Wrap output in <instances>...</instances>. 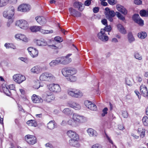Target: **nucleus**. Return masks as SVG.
Returning <instances> with one entry per match:
<instances>
[{
    "mask_svg": "<svg viewBox=\"0 0 148 148\" xmlns=\"http://www.w3.org/2000/svg\"><path fill=\"white\" fill-rule=\"evenodd\" d=\"M11 44L9 43H6L5 44V46L6 47L7 49H9L10 48H12L11 46Z\"/></svg>",
    "mask_w": 148,
    "mask_h": 148,
    "instance_id": "63",
    "label": "nucleus"
},
{
    "mask_svg": "<svg viewBox=\"0 0 148 148\" xmlns=\"http://www.w3.org/2000/svg\"><path fill=\"white\" fill-rule=\"evenodd\" d=\"M138 36L141 39H144L147 37V34L145 32H141L138 34Z\"/></svg>",
    "mask_w": 148,
    "mask_h": 148,
    "instance_id": "31",
    "label": "nucleus"
},
{
    "mask_svg": "<svg viewBox=\"0 0 148 148\" xmlns=\"http://www.w3.org/2000/svg\"><path fill=\"white\" fill-rule=\"evenodd\" d=\"M92 1L90 0H86L84 2V5L86 6H89L91 3V1Z\"/></svg>",
    "mask_w": 148,
    "mask_h": 148,
    "instance_id": "55",
    "label": "nucleus"
},
{
    "mask_svg": "<svg viewBox=\"0 0 148 148\" xmlns=\"http://www.w3.org/2000/svg\"><path fill=\"white\" fill-rule=\"evenodd\" d=\"M35 19L36 21L40 25H43L46 23L47 21L45 18L43 16H39L36 17Z\"/></svg>",
    "mask_w": 148,
    "mask_h": 148,
    "instance_id": "14",
    "label": "nucleus"
},
{
    "mask_svg": "<svg viewBox=\"0 0 148 148\" xmlns=\"http://www.w3.org/2000/svg\"><path fill=\"white\" fill-rule=\"evenodd\" d=\"M115 14L113 11L110 10V11H109V12H108V14H106V15H109L110 16L112 17H114L115 16Z\"/></svg>",
    "mask_w": 148,
    "mask_h": 148,
    "instance_id": "49",
    "label": "nucleus"
},
{
    "mask_svg": "<svg viewBox=\"0 0 148 148\" xmlns=\"http://www.w3.org/2000/svg\"><path fill=\"white\" fill-rule=\"evenodd\" d=\"M56 125L54 121H51L47 124V127L50 130H53L56 127Z\"/></svg>",
    "mask_w": 148,
    "mask_h": 148,
    "instance_id": "25",
    "label": "nucleus"
},
{
    "mask_svg": "<svg viewBox=\"0 0 148 148\" xmlns=\"http://www.w3.org/2000/svg\"><path fill=\"white\" fill-rule=\"evenodd\" d=\"M9 0H0V8L5 6L8 3Z\"/></svg>",
    "mask_w": 148,
    "mask_h": 148,
    "instance_id": "39",
    "label": "nucleus"
},
{
    "mask_svg": "<svg viewBox=\"0 0 148 148\" xmlns=\"http://www.w3.org/2000/svg\"><path fill=\"white\" fill-rule=\"evenodd\" d=\"M87 132L90 136L96 137L97 135L96 131L90 128L87 130Z\"/></svg>",
    "mask_w": 148,
    "mask_h": 148,
    "instance_id": "21",
    "label": "nucleus"
},
{
    "mask_svg": "<svg viewBox=\"0 0 148 148\" xmlns=\"http://www.w3.org/2000/svg\"><path fill=\"white\" fill-rule=\"evenodd\" d=\"M54 39L56 41L59 42L62 41L63 40L59 36H56L54 38Z\"/></svg>",
    "mask_w": 148,
    "mask_h": 148,
    "instance_id": "56",
    "label": "nucleus"
},
{
    "mask_svg": "<svg viewBox=\"0 0 148 148\" xmlns=\"http://www.w3.org/2000/svg\"><path fill=\"white\" fill-rule=\"evenodd\" d=\"M92 148H102V147L101 145L97 144L93 145Z\"/></svg>",
    "mask_w": 148,
    "mask_h": 148,
    "instance_id": "58",
    "label": "nucleus"
},
{
    "mask_svg": "<svg viewBox=\"0 0 148 148\" xmlns=\"http://www.w3.org/2000/svg\"><path fill=\"white\" fill-rule=\"evenodd\" d=\"M45 145L46 147H49L50 148H53V147L52 144L49 143H46Z\"/></svg>",
    "mask_w": 148,
    "mask_h": 148,
    "instance_id": "64",
    "label": "nucleus"
},
{
    "mask_svg": "<svg viewBox=\"0 0 148 148\" xmlns=\"http://www.w3.org/2000/svg\"><path fill=\"white\" fill-rule=\"evenodd\" d=\"M98 38L102 41H107L108 40V37L105 33L104 30L103 29H101L100 32L98 34Z\"/></svg>",
    "mask_w": 148,
    "mask_h": 148,
    "instance_id": "9",
    "label": "nucleus"
},
{
    "mask_svg": "<svg viewBox=\"0 0 148 148\" xmlns=\"http://www.w3.org/2000/svg\"><path fill=\"white\" fill-rule=\"evenodd\" d=\"M134 56L136 59L139 60H140L142 59V56L137 52H136L134 53Z\"/></svg>",
    "mask_w": 148,
    "mask_h": 148,
    "instance_id": "38",
    "label": "nucleus"
},
{
    "mask_svg": "<svg viewBox=\"0 0 148 148\" xmlns=\"http://www.w3.org/2000/svg\"><path fill=\"white\" fill-rule=\"evenodd\" d=\"M140 90L141 94L144 96L146 97L147 95L148 91L147 87L144 85H142L140 87Z\"/></svg>",
    "mask_w": 148,
    "mask_h": 148,
    "instance_id": "20",
    "label": "nucleus"
},
{
    "mask_svg": "<svg viewBox=\"0 0 148 148\" xmlns=\"http://www.w3.org/2000/svg\"><path fill=\"white\" fill-rule=\"evenodd\" d=\"M122 116L123 117L127 118L128 117V113L126 111H124L122 112Z\"/></svg>",
    "mask_w": 148,
    "mask_h": 148,
    "instance_id": "61",
    "label": "nucleus"
},
{
    "mask_svg": "<svg viewBox=\"0 0 148 148\" xmlns=\"http://www.w3.org/2000/svg\"><path fill=\"white\" fill-rule=\"evenodd\" d=\"M143 122L145 126L148 125V117L147 116L144 117L142 119Z\"/></svg>",
    "mask_w": 148,
    "mask_h": 148,
    "instance_id": "41",
    "label": "nucleus"
},
{
    "mask_svg": "<svg viewBox=\"0 0 148 148\" xmlns=\"http://www.w3.org/2000/svg\"><path fill=\"white\" fill-rule=\"evenodd\" d=\"M44 100L47 102H50L55 99V97L52 95H46L43 97Z\"/></svg>",
    "mask_w": 148,
    "mask_h": 148,
    "instance_id": "19",
    "label": "nucleus"
},
{
    "mask_svg": "<svg viewBox=\"0 0 148 148\" xmlns=\"http://www.w3.org/2000/svg\"><path fill=\"white\" fill-rule=\"evenodd\" d=\"M29 5L26 4H22L18 8V10L22 12H26L29 11L30 9Z\"/></svg>",
    "mask_w": 148,
    "mask_h": 148,
    "instance_id": "10",
    "label": "nucleus"
},
{
    "mask_svg": "<svg viewBox=\"0 0 148 148\" xmlns=\"http://www.w3.org/2000/svg\"><path fill=\"white\" fill-rule=\"evenodd\" d=\"M91 102L88 100H86L84 102V104L86 107L88 108V107L91 103Z\"/></svg>",
    "mask_w": 148,
    "mask_h": 148,
    "instance_id": "54",
    "label": "nucleus"
},
{
    "mask_svg": "<svg viewBox=\"0 0 148 148\" xmlns=\"http://www.w3.org/2000/svg\"><path fill=\"white\" fill-rule=\"evenodd\" d=\"M67 79L68 81H70V82H74L76 81V78L75 76L72 75L68 76Z\"/></svg>",
    "mask_w": 148,
    "mask_h": 148,
    "instance_id": "40",
    "label": "nucleus"
},
{
    "mask_svg": "<svg viewBox=\"0 0 148 148\" xmlns=\"http://www.w3.org/2000/svg\"><path fill=\"white\" fill-rule=\"evenodd\" d=\"M134 3L136 5H139L142 4L141 0H134Z\"/></svg>",
    "mask_w": 148,
    "mask_h": 148,
    "instance_id": "57",
    "label": "nucleus"
},
{
    "mask_svg": "<svg viewBox=\"0 0 148 148\" xmlns=\"http://www.w3.org/2000/svg\"><path fill=\"white\" fill-rule=\"evenodd\" d=\"M13 80L16 82L20 84L25 80V76L21 74H16L13 77Z\"/></svg>",
    "mask_w": 148,
    "mask_h": 148,
    "instance_id": "4",
    "label": "nucleus"
},
{
    "mask_svg": "<svg viewBox=\"0 0 148 148\" xmlns=\"http://www.w3.org/2000/svg\"><path fill=\"white\" fill-rule=\"evenodd\" d=\"M104 30V32H105V31L107 32H110L111 30V27L110 26H108L107 25L106 26V27H105L104 29H103Z\"/></svg>",
    "mask_w": 148,
    "mask_h": 148,
    "instance_id": "53",
    "label": "nucleus"
},
{
    "mask_svg": "<svg viewBox=\"0 0 148 148\" xmlns=\"http://www.w3.org/2000/svg\"><path fill=\"white\" fill-rule=\"evenodd\" d=\"M117 27L119 31L122 34H125L126 33V31L124 27L120 24H118Z\"/></svg>",
    "mask_w": 148,
    "mask_h": 148,
    "instance_id": "23",
    "label": "nucleus"
},
{
    "mask_svg": "<svg viewBox=\"0 0 148 148\" xmlns=\"http://www.w3.org/2000/svg\"><path fill=\"white\" fill-rule=\"evenodd\" d=\"M42 70V69L40 67L38 66H36L31 69V71L33 73L38 74L40 73Z\"/></svg>",
    "mask_w": 148,
    "mask_h": 148,
    "instance_id": "16",
    "label": "nucleus"
},
{
    "mask_svg": "<svg viewBox=\"0 0 148 148\" xmlns=\"http://www.w3.org/2000/svg\"><path fill=\"white\" fill-rule=\"evenodd\" d=\"M93 12L95 13H97L99 10V8L98 7H95L93 8Z\"/></svg>",
    "mask_w": 148,
    "mask_h": 148,
    "instance_id": "62",
    "label": "nucleus"
},
{
    "mask_svg": "<svg viewBox=\"0 0 148 148\" xmlns=\"http://www.w3.org/2000/svg\"><path fill=\"white\" fill-rule=\"evenodd\" d=\"M145 130L142 128H138V133H140V137L142 138H143L145 136Z\"/></svg>",
    "mask_w": 148,
    "mask_h": 148,
    "instance_id": "34",
    "label": "nucleus"
},
{
    "mask_svg": "<svg viewBox=\"0 0 148 148\" xmlns=\"http://www.w3.org/2000/svg\"><path fill=\"white\" fill-rule=\"evenodd\" d=\"M116 8L118 10L124 15H126L127 13V10L123 6L118 4L116 5Z\"/></svg>",
    "mask_w": 148,
    "mask_h": 148,
    "instance_id": "15",
    "label": "nucleus"
},
{
    "mask_svg": "<svg viewBox=\"0 0 148 148\" xmlns=\"http://www.w3.org/2000/svg\"><path fill=\"white\" fill-rule=\"evenodd\" d=\"M62 112L64 114L68 115L72 114L73 113L72 111L68 108L64 109Z\"/></svg>",
    "mask_w": 148,
    "mask_h": 148,
    "instance_id": "32",
    "label": "nucleus"
},
{
    "mask_svg": "<svg viewBox=\"0 0 148 148\" xmlns=\"http://www.w3.org/2000/svg\"><path fill=\"white\" fill-rule=\"evenodd\" d=\"M68 123L69 125L72 126H75L76 125L75 122L73 119H69L68 121Z\"/></svg>",
    "mask_w": 148,
    "mask_h": 148,
    "instance_id": "45",
    "label": "nucleus"
},
{
    "mask_svg": "<svg viewBox=\"0 0 148 148\" xmlns=\"http://www.w3.org/2000/svg\"><path fill=\"white\" fill-rule=\"evenodd\" d=\"M32 99L33 102L34 103H41L43 102V99L40 97L35 94L32 96Z\"/></svg>",
    "mask_w": 148,
    "mask_h": 148,
    "instance_id": "12",
    "label": "nucleus"
},
{
    "mask_svg": "<svg viewBox=\"0 0 148 148\" xmlns=\"http://www.w3.org/2000/svg\"><path fill=\"white\" fill-rule=\"evenodd\" d=\"M140 18V17L139 14H135L133 15L132 17V18L133 20L135 22H136V21H137Z\"/></svg>",
    "mask_w": 148,
    "mask_h": 148,
    "instance_id": "48",
    "label": "nucleus"
},
{
    "mask_svg": "<svg viewBox=\"0 0 148 148\" xmlns=\"http://www.w3.org/2000/svg\"><path fill=\"white\" fill-rule=\"evenodd\" d=\"M125 82L127 85L131 86L132 85V79L131 78H126L125 79Z\"/></svg>",
    "mask_w": 148,
    "mask_h": 148,
    "instance_id": "43",
    "label": "nucleus"
},
{
    "mask_svg": "<svg viewBox=\"0 0 148 148\" xmlns=\"http://www.w3.org/2000/svg\"><path fill=\"white\" fill-rule=\"evenodd\" d=\"M135 22L141 25H143L144 24L143 20L140 18Z\"/></svg>",
    "mask_w": 148,
    "mask_h": 148,
    "instance_id": "50",
    "label": "nucleus"
},
{
    "mask_svg": "<svg viewBox=\"0 0 148 148\" xmlns=\"http://www.w3.org/2000/svg\"><path fill=\"white\" fill-rule=\"evenodd\" d=\"M72 119L75 123H83L85 122L87 120L85 117L79 115L76 113L73 114Z\"/></svg>",
    "mask_w": 148,
    "mask_h": 148,
    "instance_id": "3",
    "label": "nucleus"
},
{
    "mask_svg": "<svg viewBox=\"0 0 148 148\" xmlns=\"http://www.w3.org/2000/svg\"><path fill=\"white\" fill-rule=\"evenodd\" d=\"M27 123L30 126L36 127L37 126L36 122L34 120H30L28 121H27Z\"/></svg>",
    "mask_w": 148,
    "mask_h": 148,
    "instance_id": "30",
    "label": "nucleus"
},
{
    "mask_svg": "<svg viewBox=\"0 0 148 148\" xmlns=\"http://www.w3.org/2000/svg\"><path fill=\"white\" fill-rule=\"evenodd\" d=\"M40 79L41 81H53L55 79V77L51 73L45 72L40 75Z\"/></svg>",
    "mask_w": 148,
    "mask_h": 148,
    "instance_id": "1",
    "label": "nucleus"
},
{
    "mask_svg": "<svg viewBox=\"0 0 148 148\" xmlns=\"http://www.w3.org/2000/svg\"><path fill=\"white\" fill-rule=\"evenodd\" d=\"M66 69V70H70V68L67 67L63 68L62 70V74L65 77H68L71 75L70 71H66L65 69Z\"/></svg>",
    "mask_w": 148,
    "mask_h": 148,
    "instance_id": "24",
    "label": "nucleus"
},
{
    "mask_svg": "<svg viewBox=\"0 0 148 148\" xmlns=\"http://www.w3.org/2000/svg\"><path fill=\"white\" fill-rule=\"evenodd\" d=\"M66 71H70V73H71V75H73L75 74L77 72L76 70L75 69L70 68V70H66V69H65Z\"/></svg>",
    "mask_w": 148,
    "mask_h": 148,
    "instance_id": "47",
    "label": "nucleus"
},
{
    "mask_svg": "<svg viewBox=\"0 0 148 148\" xmlns=\"http://www.w3.org/2000/svg\"><path fill=\"white\" fill-rule=\"evenodd\" d=\"M15 37L17 39H19L25 42L27 41V39L25 35L21 34H17L15 35Z\"/></svg>",
    "mask_w": 148,
    "mask_h": 148,
    "instance_id": "22",
    "label": "nucleus"
},
{
    "mask_svg": "<svg viewBox=\"0 0 148 148\" xmlns=\"http://www.w3.org/2000/svg\"><path fill=\"white\" fill-rule=\"evenodd\" d=\"M58 64H68L71 61V58H65L64 57H61L57 58V59Z\"/></svg>",
    "mask_w": 148,
    "mask_h": 148,
    "instance_id": "7",
    "label": "nucleus"
},
{
    "mask_svg": "<svg viewBox=\"0 0 148 148\" xmlns=\"http://www.w3.org/2000/svg\"><path fill=\"white\" fill-rule=\"evenodd\" d=\"M69 10L71 15L74 17H78L81 16V14L79 12L72 8H70Z\"/></svg>",
    "mask_w": 148,
    "mask_h": 148,
    "instance_id": "11",
    "label": "nucleus"
},
{
    "mask_svg": "<svg viewBox=\"0 0 148 148\" xmlns=\"http://www.w3.org/2000/svg\"><path fill=\"white\" fill-rule=\"evenodd\" d=\"M16 25L23 29H26L28 28V25L27 22L23 20L16 21Z\"/></svg>",
    "mask_w": 148,
    "mask_h": 148,
    "instance_id": "5",
    "label": "nucleus"
},
{
    "mask_svg": "<svg viewBox=\"0 0 148 148\" xmlns=\"http://www.w3.org/2000/svg\"><path fill=\"white\" fill-rule=\"evenodd\" d=\"M30 29L32 32H36L40 30V27L36 26H33L31 27Z\"/></svg>",
    "mask_w": 148,
    "mask_h": 148,
    "instance_id": "33",
    "label": "nucleus"
},
{
    "mask_svg": "<svg viewBox=\"0 0 148 148\" xmlns=\"http://www.w3.org/2000/svg\"><path fill=\"white\" fill-rule=\"evenodd\" d=\"M37 45L39 46H45L47 45V42L44 40H38L36 41Z\"/></svg>",
    "mask_w": 148,
    "mask_h": 148,
    "instance_id": "35",
    "label": "nucleus"
},
{
    "mask_svg": "<svg viewBox=\"0 0 148 148\" xmlns=\"http://www.w3.org/2000/svg\"><path fill=\"white\" fill-rule=\"evenodd\" d=\"M38 50L35 48L32 51L31 53H30V54L32 57L34 58L38 56Z\"/></svg>",
    "mask_w": 148,
    "mask_h": 148,
    "instance_id": "36",
    "label": "nucleus"
},
{
    "mask_svg": "<svg viewBox=\"0 0 148 148\" xmlns=\"http://www.w3.org/2000/svg\"><path fill=\"white\" fill-rule=\"evenodd\" d=\"M70 106L76 110H79L81 108L80 106L78 103L76 102L73 103L70 105Z\"/></svg>",
    "mask_w": 148,
    "mask_h": 148,
    "instance_id": "28",
    "label": "nucleus"
},
{
    "mask_svg": "<svg viewBox=\"0 0 148 148\" xmlns=\"http://www.w3.org/2000/svg\"><path fill=\"white\" fill-rule=\"evenodd\" d=\"M50 66L51 67H54L56 65L58 64L57 59L52 60L49 64Z\"/></svg>",
    "mask_w": 148,
    "mask_h": 148,
    "instance_id": "44",
    "label": "nucleus"
},
{
    "mask_svg": "<svg viewBox=\"0 0 148 148\" xmlns=\"http://www.w3.org/2000/svg\"><path fill=\"white\" fill-rule=\"evenodd\" d=\"M127 38L128 41L130 43H131L135 41V38L131 32H130L128 33L127 35Z\"/></svg>",
    "mask_w": 148,
    "mask_h": 148,
    "instance_id": "29",
    "label": "nucleus"
},
{
    "mask_svg": "<svg viewBox=\"0 0 148 148\" xmlns=\"http://www.w3.org/2000/svg\"><path fill=\"white\" fill-rule=\"evenodd\" d=\"M116 14L119 19L122 21H124L125 20V17L122 15L119 12H116Z\"/></svg>",
    "mask_w": 148,
    "mask_h": 148,
    "instance_id": "46",
    "label": "nucleus"
},
{
    "mask_svg": "<svg viewBox=\"0 0 148 148\" xmlns=\"http://www.w3.org/2000/svg\"><path fill=\"white\" fill-rule=\"evenodd\" d=\"M2 88L3 92L7 95L10 96L11 95V90H9L5 85H3Z\"/></svg>",
    "mask_w": 148,
    "mask_h": 148,
    "instance_id": "27",
    "label": "nucleus"
},
{
    "mask_svg": "<svg viewBox=\"0 0 148 148\" xmlns=\"http://www.w3.org/2000/svg\"><path fill=\"white\" fill-rule=\"evenodd\" d=\"M49 89L51 91L56 92H59L61 90L60 86L58 84H50L49 86Z\"/></svg>",
    "mask_w": 148,
    "mask_h": 148,
    "instance_id": "8",
    "label": "nucleus"
},
{
    "mask_svg": "<svg viewBox=\"0 0 148 148\" xmlns=\"http://www.w3.org/2000/svg\"><path fill=\"white\" fill-rule=\"evenodd\" d=\"M14 7L11 6L8 10V12L10 16H8L9 19L11 18L14 14Z\"/></svg>",
    "mask_w": 148,
    "mask_h": 148,
    "instance_id": "26",
    "label": "nucleus"
},
{
    "mask_svg": "<svg viewBox=\"0 0 148 148\" xmlns=\"http://www.w3.org/2000/svg\"><path fill=\"white\" fill-rule=\"evenodd\" d=\"M26 141L29 144L33 145L36 142V138L33 135H26L25 137Z\"/></svg>",
    "mask_w": 148,
    "mask_h": 148,
    "instance_id": "6",
    "label": "nucleus"
},
{
    "mask_svg": "<svg viewBox=\"0 0 148 148\" xmlns=\"http://www.w3.org/2000/svg\"><path fill=\"white\" fill-rule=\"evenodd\" d=\"M10 16L9 14H8V11H5L3 12V16L4 17H6L8 19H9L8 16Z\"/></svg>",
    "mask_w": 148,
    "mask_h": 148,
    "instance_id": "60",
    "label": "nucleus"
},
{
    "mask_svg": "<svg viewBox=\"0 0 148 148\" xmlns=\"http://www.w3.org/2000/svg\"><path fill=\"white\" fill-rule=\"evenodd\" d=\"M68 93L70 96L75 97H81L83 95V93L81 91L73 89L69 90L68 91Z\"/></svg>",
    "mask_w": 148,
    "mask_h": 148,
    "instance_id": "2",
    "label": "nucleus"
},
{
    "mask_svg": "<svg viewBox=\"0 0 148 148\" xmlns=\"http://www.w3.org/2000/svg\"><path fill=\"white\" fill-rule=\"evenodd\" d=\"M67 134L71 139L76 138V139H79L78 135L72 130L68 131L67 132Z\"/></svg>",
    "mask_w": 148,
    "mask_h": 148,
    "instance_id": "18",
    "label": "nucleus"
},
{
    "mask_svg": "<svg viewBox=\"0 0 148 148\" xmlns=\"http://www.w3.org/2000/svg\"><path fill=\"white\" fill-rule=\"evenodd\" d=\"M89 106L88 108L92 110H96L97 109L96 106L92 103Z\"/></svg>",
    "mask_w": 148,
    "mask_h": 148,
    "instance_id": "42",
    "label": "nucleus"
},
{
    "mask_svg": "<svg viewBox=\"0 0 148 148\" xmlns=\"http://www.w3.org/2000/svg\"><path fill=\"white\" fill-rule=\"evenodd\" d=\"M74 7L75 8H77L80 11H82L84 9V6L81 2H75L73 4Z\"/></svg>",
    "mask_w": 148,
    "mask_h": 148,
    "instance_id": "17",
    "label": "nucleus"
},
{
    "mask_svg": "<svg viewBox=\"0 0 148 148\" xmlns=\"http://www.w3.org/2000/svg\"><path fill=\"white\" fill-rule=\"evenodd\" d=\"M140 14L141 16L142 17H147L148 16L147 10H142L140 12Z\"/></svg>",
    "mask_w": 148,
    "mask_h": 148,
    "instance_id": "37",
    "label": "nucleus"
},
{
    "mask_svg": "<svg viewBox=\"0 0 148 148\" xmlns=\"http://www.w3.org/2000/svg\"><path fill=\"white\" fill-rule=\"evenodd\" d=\"M108 3L110 5H114L117 3V1L115 0H108Z\"/></svg>",
    "mask_w": 148,
    "mask_h": 148,
    "instance_id": "51",
    "label": "nucleus"
},
{
    "mask_svg": "<svg viewBox=\"0 0 148 148\" xmlns=\"http://www.w3.org/2000/svg\"><path fill=\"white\" fill-rule=\"evenodd\" d=\"M79 139H77L76 138L71 139L69 140V144L70 145L76 147H79L80 144L78 142Z\"/></svg>",
    "mask_w": 148,
    "mask_h": 148,
    "instance_id": "13",
    "label": "nucleus"
},
{
    "mask_svg": "<svg viewBox=\"0 0 148 148\" xmlns=\"http://www.w3.org/2000/svg\"><path fill=\"white\" fill-rule=\"evenodd\" d=\"M108 110V109L107 108H105L103 109L102 110L103 113L101 114V116H104L106 114H107Z\"/></svg>",
    "mask_w": 148,
    "mask_h": 148,
    "instance_id": "52",
    "label": "nucleus"
},
{
    "mask_svg": "<svg viewBox=\"0 0 148 148\" xmlns=\"http://www.w3.org/2000/svg\"><path fill=\"white\" fill-rule=\"evenodd\" d=\"M13 21L11 18L9 19L8 22L7 23V25L8 27H9L11 24L13 23Z\"/></svg>",
    "mask_w": 148,
    "mask_h": 148,
    "instance_id": "59",
    "label": "nucleus"
}]
</instances>
